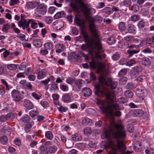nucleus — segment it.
<instances>
[{
    "instance_id": "obj_46",
    "label": "nucleus",
    "mask_w": 154,
    "mask_h": 154,
    "mask_svg": "<svg viewBox=\"0 0 154 154\" xmlns=\"http://www.w3.org/2000/svg\"><path fill=\"white\" fill-rule=\"evenodd\" d=\"M45 136L47 139L49 140L52 139L53 137V135L52 133L50 131H47L46 133Z\"/></svg>"
},
{
    "instance_id": "obj_10",
    "label": "nucleus",
    "mask_w": 154,
    "mask_h": 154,
    "mask_svg": "<svg viewBox=\"0 0 154 154\" xmlns=\"http://www.w3.org/2000/svg\"><path fill=\"white\" fill-rule=\"evenodd\" d=\"M127 32L125 34L129 33L135 34L136 32L137 28L135 26L132 24H128L127 26Z\"/></svg>"
},
{
    "instance_id": "obj_21",
    "label": "nucleus",
    "mask_w": 154,
    "mask_h": 154,
    "mask_svg": "<svg viewBox=\"0 0 154 154\" xmlns=\"http://www.w3.org/2000/svg\"><path fill=\"white\" fill-rule=\"evenodd\" d=\"M144 111L141 109H137L134 110L133 115L134 117H140L144 114Z\"/></svg>"
},
{
    "instance_id": "obj_26",
    "label": "nucleus",
    "mask_w": 154,
    "mask_h": 154,
    "mask_svg": "<svg viewBox=\"0 0 154 154\" xmlns=\"http://www.w3.org/2000/svg\"><path fill=\"white\" fill-rule=\"evenodd\" d=\"M64 22L61 20H58L54 23V25H56V28L57 29H60L63 27Z\"/></svg>"
},
{
    "instance_id": "obj_4",
    "label": "nucleus",
    "mask_w": 154,
    "mask_h": 154,
    "mask_svg": "<svg viewBox=\"0 0 154 154\" xmlns=\"http://www.w3.org/2000/svg\"><path fill=\"white\" fill-rule=\"evenodd\" d=\"M99 82L109 87L112 89L116 88L117 85V82L112 81L110 78H108L106 80V76L102 75L99 78Z\"/></svg>"
},
{
    "instance_id": "obj_51",
    "label": "nucleus",
    "mask_w": 154,
    "mask_h": 154,
    "mask_svg": "<svg viewBox=\"0 0 154 154\" xmlns=\"http://www.w3.org/2000/svg\"><path fill=\"white\" fill-rule=\"evenodd\" d=\"M127 73V69H122L119 72L118 75L120 77H122L124 76Z\"/></svg>"
},
{
    "instance_id": "obj_13",
    "label": "nucleus",
    "mask_w": 154,
    "mask_h": 154,
    "mask_svg": "<svg viewBox=\"0 0 154 154\" xmlns=\"http://www.w3.org/2000/svg\"><path fill=\"white\" fill-rule=\"evenodd\" d=\"M140 51L139 49H136L135 48H129L127 51V53L128 54V57H131L134 55L139 53Z\"/></svg>"
},
{
    "instance_id": "obj_47",
    "label": "nucleus",
    "mask_w": 154,
    "mask_h": 154,
    "mask_svg": "<svg viewBox=\"0 0 154 154\" xmlns=\"http://www.w3.org/2000/svg\"><path fill=\"white\" fill-rule=\"evenodd\" d=\"M125 95L127 98H131L133 96V93L130 90L125 91L124 93Z\"/></svg>"
},
{
    "instance_id": "obj_54",
    "label": "nucleus",
    "mask_w": 154,
    "mask_h": 154,
    "mask_svg": "<svg viewBox=\"0 0 154 154\" xmlns=\"http://www.w3.org/2000/svg\"><path fill=\"white\" fill-rule=\"evenodd\" d=\"M32 95L34 98L37 100L40 99L42 97V94H38L35 92L32 93Z\"/></svg>"
},
{
    "instance_id": "obj_45",
    "label": "nucleus",
    "mask_w": 154,
    "mask_h": 154,
    "mask_svg": "<svg viewBox=\"0 0 154 154\" xmlns=\"http://www.w3.org/2000/svg\"><path fill=\"white\" fill-rule=\"evenodd\" d=\"M136 62L133 59H131L127 61L125 64L129 67L135 64Z\"/></svg>"
},
{
    "instance_id": "obj_3",
    "label": "nucleus",
    "mask_w": 154,
    "mask_h": 154,
    "mask_svg": "<svg viewBox=\"0 0 154 154\" xmlns=\"http://www.w3.org/2000/svg\"><path fill=\"white\" fill-rule=\"evenodd\" d=\"M85 0H78V17L79 12L81 11L86 18H90L94 13L95 10L91 7V5L85 4Z\"/></svg>"
},
{
    "instance_id": "obj_9",
    "label": "nucleus",
    "mask_w": 154,
    "mask_h": 154,
    "mask_svg": "<svg viewBox=\"0 0 154 154\" xmlns=\"http://www.w3.org/2000/svg\"><path fill=\"white\" fill-rule=\"evenodd\" d=\"M100 12L103 14L104 16L106 17H108L109 15L112 13V11L111 8L108 7H105L103 9L100 10Z\"/></svg>"
},
{
    "instance_id": "obj_59",
    "label": "nucleus",
    "mask_w": 154,
    "mask_h": 154,
    "mask_svg": "<svg viewBox=\"0 0 154 154\" xmlns=\"http://www.w3.org/2000/svg\"><path fill=\"white\" fill-rule=\"evenodd\" d=\"M38 113V112L37 109H35L31 110L29 112L30 116L32 117H34L36 116Z\"/></svg>"
},
{
    "instance_id": "obj_23",
    "label": "nucleus",
    "mask_w": 154,
    "mask_h": 154,
    "mask_svg": "<svg viewBox=\"0 0 154 154\" xmlns=\"http://www.w3.org/2000/svg\"><path fill=\"white\" fill-rule=\"evenodd\" d=\"M38 4L36 2H29L26 4V7L28 9H33L37 6Z\"/></svg>"
},
{
    "instance_id": "obj_48",
    "label": "nucleus",
    "mask_w": 154,
    "mask_h": 154,
    "mask_svg": "<svg viewBox=\"0 0 154 154\" xmlns=\"http://www.w3.org/2000/svg\"><path fill=\"white\" fill-rule=\"evenodd\" d=\"M1 82L5 86L6 90L8 91L11 88V86L10 85H9L5 79H1Z\"/></svg>"
},
{
    "instance_id": "obj_64",
    "label": "nucleus",
    "mask_w": 154,
    "mask_h": 154,
    "mask_svg": "<svg viewBox=\"0 0 154 154\" xmlns=\"http://www.w3.org/2000/svg\"><path fill=\"white\" fill-rule=\"evenodd\" d=\"M40 152L39 154H48V152L43 146L40 147Z\"/></svg>"
},
{
    "instance_id": "obj_63",
    "label": "nucleus",
    "mask_w": 154,
    "mask_h": 154,
    "mask_svg": "<svg viewBox=\"0 0 154 154\" xmlns=\"http://www.w3.org/2000/svg\"><path fill=\"white\" fill-rule=\"evenodd\" d=\"M60 89L63 91H67L69 89L68 86L63 84L60 85Z\"/></svg>"
},
{
    "instance_id": "obj_8",
    "label": "nucleus",
    "mask_w": 154,
    "mask_h": 154,
    "mask_svg": "<svg viewBox=\"0 0 154 154\" xmlns=\"http://www.w3.org/2000/svg\"><path fill=\"white\" fill-rule=\"evenodd\" d=\"M36 12L40 15H44L47 12L46 8L44 5H40L37 7Z\"/></svg>"
},
{
    "instance_id": "obj_28",
    "label": "nucleus",
    "mask_w": 154,
    "mask_h": 154,
    "mask_svg": "<svg viewBox=\"0 0 154 154\" xmlns=\"http://www.w3.org/2000/svg\"><path fill=\"white\" fill-rule=\"evenodd\" d=\"M34 45L36 48H40L42 45L41 40L39 38L35 39L33 42Z\"/></svg>"
},
{
    "instance_id": "obj_1",
    "label": "nucleus",
    "mask_w": 154,
    "mask_h": 154,
    "mask_svg": "<svg viewBox=\"0 0 154 154\" xmlns=\"http://www.w3.org/2000/svg\"><path fill=\"white\" fill-rule=\"evenodd\" d=\"M78 26L80 27L81 33L83 35L85 42L89 47H94L97 51L95 53L96 57L98 59H104L106 55L104 53V51L102 49L101 41L99 38L100 33L99 31L95 29L92 32L93 36L96 38H90L86 31V29L84 23L78 17Z\"/></svg>"
},
{
    "instance_id": "obj_44",
    "label": "nucleus",
    "mask_w": 154,
    "mask_h": 154,
    "mask_svg": "<svg viewBox=\"0 0 154 154\" xmlns=\"http://www.w3.org/2000/svg\"><path fill=\"white\" fill-rule=\"evenodd\" d=\"M127 81V78L125 77H123L121 78L119 81V83L120 85H124L126 84Z\"/></svg>"
},
{
    "instance_id": "obj_32",
    "label": "nucleus",
    "mask_w": 154,
    "mask_h": 154,
    "mask_svg": "<svg viewBox=\"0 0 154 154\" xmlns=\"http://www.w3.org/2000/svg\"><path fill=\"white\" fill-rule=\"evenodd\" d=\"M46 75L45 71L42 70L39 71L38 73L37 79H41L45 77Z\"/></svg>"
},
{
    "instance_id": "obj_6",
    "label": "nucleus",
    "mask_w": 154,
    "mask_h": 154,
    "mask_svg": "<svg viewBox=\"0 0 154 154\" xmlns=\"http://www.w3.org/2000/svg\"><path fill=\"white\" fill-rule=\"evenodd\" d=\"M11 95L13 100L16 102H19L22 99L21 93L17 90H13L11 91Z\"/></svg>"
},
{
    "instance_id": "obj_52",
    "label": "nucleus",
    "mask_w": 154,
    "mask_h": 154,
    "mask_svg": "<svg viewBox=\"0 0 154 154\" xmlns=\"http://www.w3.org/2000/svg\"><path fill=\"white\" fill-rule=\"evenodd\" d=\"M7 119V120H11L15 118V116L12 112H10L8 113L6 115Z\"/></svg>"
},
{
    "instance_id": "obj_31",
    "label": "nucleus",
    "mask_w": 154,
    "mask_h": 154,
    "mask_svg": "<svg viewBox=\"0 0 154 154\" xmlns=\"http://www.w3.org/2000/svg\"><path fill=\"white\" fill-rule=\"evenodd\" d=\"M44 48L48 50H51L53 52V48L54 45L50 42H47L45 43L44 45Z\"/></svg>"
},
{
    "instance_id": "obj_36",
    "label": "nucleus",
    "mask_w": 154,
    "mask_h": 154,
    "mask_svg": "<svg viewBox=\"0 0 154 154\" xmlns=\"http://www.w3.org/2000/svg\"><path fill=\"white\" fill-rule=\"evenodd\" d=\"M59 89L58 85L55 82L53 83L51 86L50 90L51 92L53 91L54 92L57 91Z\"/></svg>"
},
{
    "instance_id": "obj_22",
    "label": "nucleus",
    "mask_w": 154,
    "mask_h": 154,
    "mask_svg": "<svg viewBox=\"0 0 154 154\" xmlns=\"http://www.w3.org/2000/svg\"><path fill=\"white\" fill-rule=\"evenodd\" d=\"M56 52L57 53H60L63 51L65 48V47L62 44H58L56 45Z\"/></svg>"
},
{
    "instance_id": "obj_33",
    "label": "nucleus",
    "mask_w": 154,
    "mask_h": 154,
    "mask_svg": "<svg viewBox=\"0 0 154 154\" xmlns=\"http://www.w3.org/2000/svg\"><path fill=\"white\" fill-rule=\"evenodd\" d=\"M118 29L121 32L125 31L126 29L125 23L122 22L119 23L118 25Z\"/></svg>"
},
{
    "instance_id": "obj_43",
    "label": "nucleus",
    "mask_w": 154,
    "mask_h": 154,
    "mask_svg": "<svg viewBox=\"0 0 154 154\" xmlns=\"http://www.w3.org/2000/svg\"><path fill=\"white\" fill-rule=\"evenodd\" d=\"M7 68L10 70H15L17 68V65L14 64H12L7 65Z\"/></svg>"
},
{
    "instance_id": "obj_2",
    "label": "nucleus",
    "mask_w": 154,
    "mask_h": 154,
    "mask_svg": "<svg viewBox=\"0 0 154 154\" xmlns=\"http://www.w3.org/2000/svg\"><path fill=\"white\" fill-rule=\"evenodd\" d=\"M114 128L116 129V131H113V129L109 127L108 129L105 128L103 134L106 138L110 137L112 134L113 137L116 139L117 148L119 149L123 150L126 149L123 142L119 140L120 138H124L126 137V131L123 127L120 125L116 124L114 126Z\"/></svg>"
},
{
    "instance_id": "obj_37",
    "label": "nucleus",
    "mask_w": 154,
    "mask_h": 154,
    "mask_svg": "<svg viewBox=\"0 0 154 154\" xmlns=\"http://www.w3.org/2000/svg\"><path fill=\"white\" fill-rule=\"evenodd\" d=\"M73 144L71 139H68L65 143V146L67 148H70L73 146Z\"/></svg>"
},
{
    "instance_id": "obj_11",
    "label": "nucleus",
    "mask_w": 154,
    "mask_h": 154,
    "mask_svg": "<svg viewBox=\"0 0 154 154\" xmlns=\"http://www.w3.org/2000/svg\"><path fill=\"white\" fill-rule=\"evenodd\" d=\"M94 91L95 95L98 97H100L103 96V91L101 90L100 86L99 85H97L95 86Z\"/></svg>"
},
{
    "instance_id": "obj_14",
    "label": "nucleus",
    "mask_w": 154,
    "mask_h": 154,
    "mask_svg": "<svg viewBox=\"0 0 154 154\" xmlns=\"http://www.w3.org/2000/svg\"><path fill=\"white\" fill-rule=\"evenodd\" d=\"M68 58L69 61L73 62L77 61V54L76 52H72L68 55Z\"/></svg>"
},
{
    "instance_id": "obj_49",
    "label": "nucleus",
    "mask_w": 154,
    "mask_h": 154,
    "mask_svg": "<svg viewBox=\"0 0 154 154\" xmlns=\"http://www.w3.org/2000/svg\"><path fill=\"white\" fill-rule=\"evenodd\" d=\"M48 150L49 152L51 153H55L57 149V147L54 146H50L48 147Z\"/></svg>"
},
{
    "instance_id": "obj_29",
    "label": "nucleus",
    "mask_w": 154,
    "mask_h": 154,
    "mask_svg": "<svg viewBox=\"0 0 154 154\" xmlns=\"http://www.w3.org/2000/svg\"><path fill=\"white\" fill-rule=\"evenodd\" d=\"M131 4V0H124L121 2L120 3L121 5L125 6L126 7H130Z\"/></svg>"
},
{
    "instance_id": "obj_18",
    "label": "nucleus",
    "mask_w": 154,
    "mask_h": 154,
    "mask_svg": "<svg viewBox=\"0 0 154 154\" xmlns=\"http://www.w3.org/2000/svg\"><path fill=\"white\" fill-rule=\"evenodd\" d=\"M23 106L28 109H31L33 107L32 103L29 100L27 99L24 100L23 102Z\"/></svg>"
},
{
    "instance_id": "obj_16",
    "label": "nucleus",
    "mask_w": 154,
    "mask_h": 154,
    "mask_svg": "<svg viewBox=\"0 0 154 154\" xmlns=\"http://www.w3.org/2000/svg\"><path fill=\"white\" fill-rule=\"evenodd\" d=\"M141 63L144 66L149 67L151 63V60L146 57H144L142 59Z\"/></svg>"
},
{
    "instance_id": "obj_41",
    "label": "nucleus",
    "mask_w": 154,
    "mask_h": 154,
    "mask_svg": "<svg viewBox=\"0 0 154 154\" xmlns=\"http://www.w3.org/2000/svg\"><path fill=\"white\" fill-rule=\"evenodd\" d=\"M30 120L29 116L27 114H25L21 119V120L24 123H27Z\"/></svg>"
},
{
    "instance_id": "obj_20",
    "label": "nucleus",
    "mask_w": 154,
    "mask_h": 154,
    "mask_svg": "<svg viewBox=\"0 0 154 154\" xmlns=\"http://www.w3.org/2000/svg\"><path fill=\"white\" fill-rule=\"evenodd\" d=\"M110 105L107 104H103L100 107L102 113L107 114L108 113L109 109L110 107Z\"/></svg>"
},
{
    "instance_id": "obj_39",
    "label": "nucleus",
    "mask_w": 154,
    "mask_h": 154,
    "mask_svg": "<svg viewBox=\"0 0 154 154\" xmlns=\"http://www.w3.org/2000/svg\"><path fill=\"white\" fill-rule=\"evenodd\" d=\"M31 23V27L33 29H35L37 27V23L35 22V20L33 19H29V25Z\"/></svg>"
},
{
    "instance_id": "obj_56",
    "label": "nucleus",
    "mask_w": 154,
    "mask_h": 154,
    "mask_svg": "<svg viewBox=\"0 0 154 154\" xmlns=\"http://www.w3.org/2000/svg\"><path fill=\"white\" fill-rule=\"evenodd\" d=\"M118 101L119 103L121 104H123L126 103L128 101V100L126 98L121 97L118 99Z\"/></svg>"
},
{
    "instance_id": "obj_40",
    "label": "nucleus",
    "mask_w": 154,
    "mask_h": 154,
    "mask_svg": "<svg viewBox=\"0 0 154 154\" xmlns=\"http://www.w3.org/2000/svg\"><path fill=\"white\" fill-rule=\"evenodd\" d=\"M8 139L5 136H2L0 137V141L1 143L3 145H6L7 143Z\"/></svg>"
},
{
    "instance_id": "obj_15",
    "label": "nucleus",
    "mask_w": 154,
    "mask_h": 154,
    "mask_svg": "<svg viewBox=\"0 0 154 154\" xmlns=\"http://www.w3.org/2000/svg\"><path fill=\"white\" fill-rule=\"evenodd\" d=\"M133 46V45H129V43L128 42H124L121 43L120 41L118 42V46L120 48H131V46Z\"/></svg>"
},
{
    "instance_id": "obj_42",
    "label": "nucleus",
    "mask_w": 154,
    "mask_h": 154,
    "mask_svg": "<svg viewBox=\"0 0 154 154\" xmlns=\"http://www.w3.org/2000/svg\"><path fill=\"white\" fill-rule=\"evenodd\" d=\"M84 134L86 136H89L91 133V130L90 128L86 127L84 129Z\"/></svg>"
},
{
    "instance_id": "obj_19",
    "label": "nucleus",
    "mask_w": 154,
    "mask_h": 154,
    "mask_svg": "<svg viewBox=\"0 0 154 154\" xmlns=\"http://www.w3.org/2000/svg\"><path fill=\"white\" fill-rule=\"evenodd\" d=\"M82 92L85 97H88L91 95L92 91L89 88H85L82 90Z\"/></svg>"
},
{
    "instance_id": "obj_25",
    "label": "nucleus",
    "mask_w": 154,
    "mask_h": 154,
    "mask_svg": "<svg viewBox=\"0 0 154 154\" xmlns=\"http://www.w3.org/2000/svg\"><path fill=\"white\" fill-rule=\"evenodd\" d=\"M62 100L64 103H69L71 101L69 94H65L62 96Z\"/></svg>"
},
{
    "instance_id": "obj_38",
    "label": "nucleus",
    "mask_w": 154,
    "mask_h": 154,
    "mask_svg": "<svg viewBox=\"0 0 154 154\" xmlns=\"http://www.w3.org/2000/svg\"><path fill=\"white\" fill-rule=\"evenodd\" d=\"M116 40L113 37H111L107 39V42L109 45H111L114 44Z\"/></svg>"
},
{
    "instance_id": "obj_62",
    "label": "nucleus",
    "mask_w": 154,
    "mask_h": 154,
    "mask_svg": "<svg viewBox=\"0 0 154 154\" xmlns=\"http://www.w3.org/2000/svg\"><path fill=\"white\" fill-rule=\"evenodd\" d=\"M133 69L138 74L142 71V68L140 66H134Z\"/></svg>"
},
{
    "instance_id": "obj_17",
    "label": "nucleus",
    "mask_w": 154,
    "mask_h": 154,
    "mask_svg": "<svg viewBox=\"0 0 154 154\" xmlns=\"http://www.w3.org/2000/svg\"><path fill=\"white\" fill-rule=\"evenodd\" d=\"M102 20V17L100 15H97L95 16L94 18H91L90 22L94 25V23H101Z\"/></svg>"
},
{
    "instance_id": "obj_35",
    "label": "nucleus",
    "mask_w": 154,
    "mask_h": 154,
    "mask_svg": "<svg viewBox=\"0 0 154 154\" xmlns=\"http://www.w3.org/2000/svg\"><path fill=\"white\" fill-rule=\"evenodd\" d=\"M124 39L126 41V42H130L133 39L134 41H136V42H138L139 40L137 38H134L133 36L131 35H128L125 36L124 38Z\"/></svg>"
},
{
    "instance_id": "obj_57",
    "label": "nucleus",
    "mask_w": 154,
    "mask_h": 154,
    "mask_svg": "<svg viewBox=\"0 0 154 154\" xmlns=\"http://www.w3.org/2000/svg\"><path fill=\"white\" fill-rule=\"evenodd\" d=\"M120 58V55L117 52L114 54L112 56V59L115 61L118 60Z\"/></svg>"
},
{
    "instance_id": "obj_60",
    "label": "nucleus",
    "mask_w": 154,
    "mask_h": 154,
    "mask_svg": "<svg viewBox=\"0 0 154 154\" xmlns=\"http://www.w3.org/2000/svg\"><path fill=\"white\" fill-rule=\"evenodd\" d=\"M138 74L135 72L132 69L130 71V75L132 79L136 77Z\"/></svg>"
},
{
    "instance_id": "obj_50",
    "label": "nucleus",
    "mask_w": 154,
    "mask_h": 154,
    "mask_svg": "<svg viewBox=\"0 0 154 154\" xmlns=\"http://www.w3.org/2000/svg\"><path fill=\"white\" fill-rule=\"evenodd\" d=\"M126 88L127 89L131 90L135 88V86L134 84L133 83L129 82L126 85Z\"/></svg>"
},
{
    "instance_id": "obj_30",
    "label": "nucleus",
    "mask_w": 154,
    "mask_h": 154,
    "mask_svg": "<svg viewBox=\"0 0 154 154\" xmlns=\"http://www.w3.org/2000/svg\"><path fill=\"white\" fill-rule=\"evenodd\" d=\"M66 82L70 85H72L75 83V85H77V83L76 82V79L72 77H68L66 80Z\"/></svg>"
},
{
    "instance_id": "obj_5",
    "label": "nucleus",
    "mask_w": 154,
    "mask_h": 154,
    "mask_svg": "<svg viewBox=\"0 0 154 154\" xmlns=\"http://www.w3.org/2000/svg\"><path fill=\"white\" fill-rule=\"evenodd\" d=\"M70 2L69 7L71 8L70 12L74 11L75 16L74 23L77 25V0H66V2Z\"/></svg>"
},
{
    "instance_id": "obj_27",
    "label": "nucleus",
    "mask_w": 154,
    "mask_h": 154,
    "mask_svg": "<svg viewBox=\"0 0 154 154\" xmlns=\"http://www.w3.org/2000/svg\"><path fill=\"white\" fill-rule=\"evenodd\" d=\"M82 123L83 125H92L93 124L92 121L88 118H85L83 119L82 120Z\"/></svg>"
},
{
    "instance_id": "obj_53",
    "label": "nucleus",
    "mask_w": 154,
    "mask_h": 154,
    "mask_svg": "<svg viewBox=\"0 0 154 154\" xmlns=\"http://www.w3.org/2000/svg\"><path fill=\"white\" fill-rule=\"evenodd\" d=\"M137 26L140 29H143L145 26V23L143 20H141L137 24Z\"/></svg>"
},
{
    "instance_id": "obj_55",
    "label": "nucleus",
    "mask_w": 154,
    "mask_h": 154,
    "mask_svg": "<svg viewBox=\"0 0 154 154\" xmlns=\"http://www.w3.org/2000/svg\"><path fill=\"white\" fill-rule=\"evenodd\" d=\"M10 28V26L8 24H4L2 28V30L4 32L7 33Z\"/></svg>"
},
{
    "instance_id": "obj_7",
    "label": "nucleus",
    "mask_w": 154,
    "mask_h": 154,
    "mask_svg": "<svg viewBox=\"0 0 154 154\" xmlns=\"http://www.w3.org/2000/svg\"><path fill=\"white\" fill-rule=\"evenodd\" d=\"M135 93L137 97L141 98V101L144 100V97L146 96L148 94L146 90L143 88L137 89Z\"/></svg>"
},
{
    "instance_id": "obj_58",
    "label": "nucleus",
    "mask_w": 154,
    "mask_h": 154,
    "mask_svg": "<svg viewBox=\"0 0 154 154\" xmlns=\"http://www.w3.org/2000/svg\"><path fill=\"white\" fill-rule=\"evenodd\" d=\"M40 103L42 106L45 108H46L49 106V104L47 101H41Z\"/></svg>"
},
{
    "instance_id": "obj_24",
    "label": "nucleus",
    "mask_w": 154,
    "mask_h": 154,
    "mask_svg": "<svg viewBox=\"0 0 154 154\" xmlns=\"http://www.w3.org/2000/svg\"><path fill=\"white\" fill-rule=\"evenodd\" d=\"M141 146V143L139 141L136 142L134 144L133 149L135 151L139 152L141 150L140 147Z\"/></svg>"
},
{
    "instance_id": "obj_34",
    "label": "nucleus",
    "mask_w": 154,
    "mask_h": 154,
    "mask_svg": "<svg viewBox=\"0 0 154 154\" xmlns=\"http://www.w3.org/2000/svg\"><path fill=\"white\" fill-rule=\"evenodd\" d=\"M106 97L107 99L112 102L114 101V99L115 98V96L113 94L111 93H108L106 94Z\"/></svg>"
},
{
    "instance_id": "obj_12",
    "label": "nucleus",
    "mask_w": 154,
    "mask_h": 154,
    "mask_svg": "<svg viewBox=\"0 0 154 154\" xmlns=\"http://www.w3.org/2000/svg\"><path fill=\"white\" fill-rule=\"evenodd\" d=\"M18 24L19 27H22L23 30H25L29 26V19L28 21L26 20H20L18 22Z\"/></svg>"
},
{
    "instance_id": "obj_61",
    "label": "nucleus",
    "mask_w": 154,
    "mask_h": 154,
    "mask_svg": "<svg viewBox=\"0 0 154 154\" xmlns=\"http://www.w3.org/2000/svg\"><path fill=\"white\" fill-rule=\"evenodd\" d=\"M140 13L143 15L146 16H148L149 14L148 10L146 8H143L140 11Z\"/></svg>"
}]
</instances>
